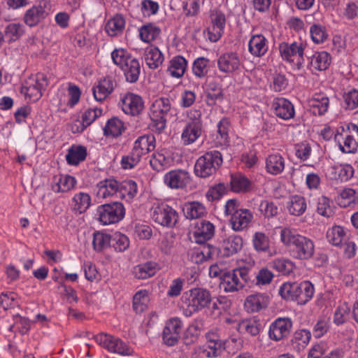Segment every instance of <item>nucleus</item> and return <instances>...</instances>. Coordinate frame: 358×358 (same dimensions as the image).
I'll use <instances>...</instances> for the list:
<instances>
[{
	"mask_svg": "<svg viewBox=\"0 0 358 358\" xmlns=\"http://www.w3.org/2000/svg\"><path fill=\"white\" fill-rule=\"evenodd\" d=\"M48 85V80L43 73H37L35 77L29 78L21 87V93L31 101H38Z\"/></svg>",
	"mask_w": 358,
	"mask_h": 358,
	"instance_id": "obj_11",
	"label": "nucleus"
},
{
	"mask_svg": "<svg viewBox=\"0 0 358 358\" xmlns=\"http://www.w3.org/2000/svg\"><path fill=\"white\" fill-rule=\"evenodd\" d=\"M215 234V227L209 221L203 220L196 224L193 236L198 243H203L210 239Z\"/></svg>",
	"mask_w": 358,
	"mask_h": 358,
	"instance_id": "obj_29",
	"label": "nucleus"
},
{
	"mask_svg": "<svg viewBox=\"0 0 358 358\" xmlns=\"http://www.w3.org/2000/svg\"><path fill=\"white\" fill-rule=\"evenodd\" d=\"M137 191V184L134 180L119 182L117 197L129 201L136 195Z\"/></svg>",
	"mask_w": 358,
	"mask_h": 358,
	"instance_id": "obj_50",
	"label": "nucleus"
},
{
	"mask_svg": "<svg viewBox=\"0 0 358 358\" xmlns=\"http://www.w3.org/2000/svg\"><path fill=\"white\" fill-rule=\"evenodd\" d=\"M158 271L157 263L150 261L134 266L133 273L138 279H147L154 276Z\"/></svg>",
	"mask_w": 358,
	"mask_h": 358,
	"instance_id": "obj_35",
	"label": "nucleus"
},
{
	"mask_svg": "<svg viewBox=\"0 0 358 358\" xmlns=\"http://www.w3.org/2000/svg\"><path fill=\"white\" fill-rule=\"evenodd\" d=\"M87 156V149L82 145H73L66 155V159L69 165L76 166L84 161Z\"/></svg>",
	"mask_w": 358,
	"mask_h": 358,
	"instance_id": "obj_44",
	"label": "nucleus"
},
{
	"mask_svg": "<svg viewBox=\"0 0 358 358\" xmlns=\"http://www.w3.org/2000/svg\"><path fill=\"white\" fill-rule=\"evenodd\" d=\"M91 204V197L87 193L79 192L72 199V206L75 211L81 214L85 212Z\"/></svg>",
	"mask_w": 358,
	"mask_h": 358,
	"instance_id": "obj_53",
	"label": "nucleus"
},
{
	"mask_svg": "<svg viewBox=\"0 0 358 358\" xmlns=\"http://www.w3.org/2000/svg\"><path fill=\"white\" fill-rule=\"evenodd\" d=\"M343 104L345 110H354L358 108V90L350 89L343 94Z\"/></svg>",
	"mask_w": 358,
	"mask_h": 358,
	"instance_id": "obj_60",
	"label": "nucleus"
},
{
	"mask_svg": "<svg viewBox=\"0 0 358 358\" xmlns=\"http://www.w3.org/2000/svg\"><path fill=\"white\" fill-rule=\"evenodd\" d=\"M222 164V156L219 151L207 152L196 161L194 173L201 178H208L217 171Z\"/></svg>",
	"mask_w": 358,
	"mask_h": 358,
	"instance_id": "obj_6",
	"label": "nucleus"
},
{
	"mask_svg": "<svg viewBox=\"0 0 358 358\" xmlns=\"http://www.w3.org/2000/svg\"><path fill=\"white\" fill-rule=\"evenodd\" d=\"M187 68V59L182 56L177 55L169 61L167 71L172 77L180 78L184 76Z\"/></svg>",
	"mask_w": 358,
	"mask_h": 358,
	"instance_id": "obj_36",
	"label": "nucleus"
},
{
	"mask_svg": "<svg viewBox=\"0 0 358 358\" xmlns=\"http://www.w3.org/2000/svg\"><path fill=\"white\" fill-rule=\"evenodd\" d=\"M150 302L149 291L141 289L136 292L133 296V308L137 313L145 311Z\"/></svg>",
	"mask_w": 358,
	"mask_h": 358,
	"instance_id": "obj_49",
	"label": "nucleus"
},
{
	"mask_svg": "<svg viewBox=\"0 0 358 358\" xmlns=\"http://www.w3.org/2000/svg\"><path fill=\"white\" fill-rule=\"evenodd\" d=\"M110 246L117 252H123L129 246V238L120 232H115L111 235Z\"/></svg>",
	"mask_w": 358,
	"mask_h": 358,
	"instance_id": "obj_57",
	"label": "nucleus"
},
{
	"mask_svg": "<svg viewBox=\"0 0 358 358\" xmlns=\"http://www.w3.org/2000/svg\"><path fill=\"white\" fill-rule=\"evenodd\" d=\"M99 221L103 225L115 224L125 215V208L120 202H112L101 205L97 208Z\"/></svg>",
	"mask_w": 358,
	"mask_h": 358,
	"instance_id": "obj_10",
	"label": "nucleus"
},
{
	"mask_svg": "<svg viewBox=\"0 0 358 358\" xmlns=\"http://www.w3.org/2000/svg\"><path fill=\"white\" fill-rule=\"evenodd\" d=\"M182 299L192 314L207 308L211 303L212 296L206 289L196 287L185 292Z\"/></svg>",
	"mask_w": 358,
	"mask_h": 358,
	"instance_id": "obj_7",
	"label": "nucleus"
},
{
	"mask_svg": "<svg viewBox=\"0 0 358 358\" xmlns=\"http://www.w3.org/2000/svg\"><path fill=\"white\" fill-rule=\"evenodd\" d=\"M155 147V137L152 134H145L138 137L134 141L132 150L142 159L143 156L153 151Z\"/></svg>",
	"mask_w": 358,
	"mask_h": 358,
	"instance_id": "obj_23",
	"label": "nucleus"
},
{
	"mask_svg": "<svg viewBox=\"0 0 358 358\" xmlns=\"http://www.w3.org/2000/svg\"><path fill=\"white\" fill-rule=\"evenodd\" d=\"M287 208L290 215L300 216L307 208L306 199L301 195H292L289 199Z\"/></svg>",
	"mask_w": 358,
	"mask_h": 358,
	"instance_id": "obj_41",
	"label": "nucleus"
},
{
	"mask_svg": "<svg viewBox=\"0 0 358 358\" xmlns=\"http://www.w3.org/2000/svg\"><path fill=\"white\" fill-rule=\"evenodd\" d=\"M210 25L207 28L208 38L211 42H217L224 34L226 25V15L217 8L209 11Z\"/></svg>",
	"mask_w": 358,
	"mask_h": 358,
	"instance_id": "obj_13",
	"label": "nucleus"
},
{
	"mask_svg": "<svg viewBox=\"0 0 358 358\" xmlns=\"http://www.w3.org/2000/svg\"><path fill=\"white\" fill-rule=\"evenodd\" d=\"M217 250L215 247L207 245H204L201 250L194 252L193 256H195L196 263H201L213 259L217 255Z\"/></svg>",
	"mask_w": 358,
	"mask_h": 358,
	"instance_id": "obj_61",
	"label": "nucleus"
},
{
	"mask_svg": "<svg viewBox=\"0 0 358 358\" xmlns=\"http://www.w3.org/2000/svg\"><path fill=\"white\" fill-rule=\"evenodd\" d=\"M317 212L326 217H330L334 215L333 207L329 198L322 196L317 199Z\"/></svg>",
	"mask_w": 358,
	"mask_h": 358,
	"instance_id": "obj_63",
	"label": "nucleus"
},
{
	"mask_svg": "<svg viewBox=\"0 0 358 358\" xmlns=\"http://www.w3.org/2000/svg\"><path fill=\"white\" fill-rule=\"evenodd\" d=\"M331 57L325 51L317 52L310 57V66L317 71L326 70L330 64Z\"/></svg>",
	"mask_w": 358,
	"mask_h": 358,
	"instance_id": "obj_45",
	"label": "nucleus"
},
{
	"mask_svg": "<svg viewBox=\"0 0 358 358\" xmlns=\"http://www.w3.org/2000/svg\"><path fill=\"white\" fill-rule=\"evenodd\" d=\"M268 302V296L266 294H251L246 298L244 306L248 312L255 313L266 308Z\"/></svg>",
	"mask_w": 358,
	"mask_h": 358,
	"instance_id": "obj_30",
	"label": "nucleus"
},
{
	"mask_svg": "<svg viewBox=\"0 0 358 358\" xmlns=\"http://www.w3.org/2000/svg\"><path fill=\"white\" fill-rule=\"evenodd\" d=\"M310 36L312 41L315 44L324 43L329 37L326 26L320 23H313L309 29Z\"/></svg>",
	"mask_w": 358,
	"mask_h": 358,
	"instance_id": "obj_48",
	"label": "nucleus"
},
{
	"mask_svg": "<svg viewBox=\"0 0 358 358\" xmlns=\"http://www.w3.org/2000/svg\"><path fill=\"white\" fill-rule=\"evenodd\" d=\"M336 201L341 208L350 207L358 203V192L350 187L344 188L341 190Z\"/></svg>",
	"mask_w": 358,
	"mask_h": 358,
	"instance_id": "obj_40",
	"label": "nucleus"
},
{
	"mask_svg": "<svg viewBox=\"0 0 358 358\" xmlns=\"http://www.w3.org/2000/svg\"><path fill=\"white\" fill-rule=\"evenodd\" d=\"M121 108L125 114L136 116L143 110L144 101L139 95L127 93L121 99Z\"/></svg>",
	"mask_w": 358,
	"mask_h": 358,
	"instance_id": "obj_19",
	"label": "nucleus"
},
{
	"mask_svg": "<svg viewBox=\"0 0 358 358\" xmlns=\"http://www.w3.org/2000/svg\"><path fill=\"white\" fill-rule=\"evenodd\" d=\"M271 267L281 273L282 275H289L294 268V264L292 261L285 259L278 258L272 261Z\"/></svg>",
	"mask_w": 358,
	"mask_h": 358,
	"instance_id": "obj_58",
	"label": "nucleus"
},
{
	"mask_svg": "<svg viewBox=\"0 0 358 358\" xmlns=\"http://www.w3.org/2000/svg\"><path fill=\"white\" fill-rule=\"evenodd\" d=\"M309 106L314 115H323L329 108V99L324 93H315L309 100Z\"/></svg>",
	"mask_w": 358,
	"mask_h": 358,
	"instance_id": "obj_27",
	"label": "nucleus"
},
{
	"mask_svg": "<svg viewBox=\"0 0 358 358\" xmlns=\"http://www.w3.org/2000/svg\"><path fill=\"white\" fill-rule=\"evenodd\" d=\"M231 190L236 193L245 192L250 189V182L244 176L235 175L231 178Z\"/></svg>",
	"mask_w": 358,
	"mask_h": 358,
	"instance_id": "obj_56",
	"label": "nucleus"
},
{
	"mask_svg": "<svg viewBox=\"0 0 358 358\" xmlns=\"http://www.w3.org/2000/svg\"><path fill=\"white\" fill-rule=\"evenodd\" d=\"M145 61L150 69H157L164 62L162 52L157 47L150 46L145 50Z\"/></svg>",
	"mask_w": 358,
	"mask_h": 358,
	"instance_id": "obj_39",
	"label": "nucleus"
},
{
	"mask_svg": "<svg viewBox=\"0 0 358 358\" xmlns=\"http://www.w3.org/2000/svg\"><path fill=\"white\" fill-rule=\"evenodd\" d=\"M230 122L227 117H223L217 123V135L216 137L217 146H227L229 145V130Z\"/></svg>",
	"mask_w": 358,
	"mask_h": 358,
	"instance_id": "obj_51",
	"label": "nucleus"
},
{
	"mask_svg": "<svg viewBox=\"0 0 358 358\" xmlns=\"http://www.w3.org/2000/svg\"><path fill=\"white\" fill-rule=\"evenodd\" d=\"M311 338V333L308 329L296 331L290 341L292 350L299 354L306 348Z\"/></svg>",
	"mask_w": 358,
	"mask_h": 358,
	"instance_id": "obj_32",
	"label": "nucleus"
},
{
	"mask_svg": "<svg viewBox=\"0 0 358 358\" xmlns=\"http://www.w3.org/2000/svg\"><path fill=\"white\" fill-rule=\"evenodd\" d=\"M178 213L174 208L166 203H159L152 209V218L157 224L173 227L178 220Z\"/></svg>",
	"mask_w": 358,
	"mask_h": 358,
	"instance_id": "obj_15",
	"label": "nucleus"
},
{
	"mask_svg": "<svg viewBox=\"0 0 358 358\" xmlns=\"http://www.w3.org/2000/svg\"><path fill=\"white\" fill-rule=\"evenodd\" d=\"M115 83L111 77H106L93 87L92 92L96 101L101 102L113 91Z\"/></svg>",
	"mask_w": 358,
	"mask_h": 358,
	"instance_id": "obj_28",
	"label": "nucleus"
},
{
	"mask_svg": "<svg viewBox=\"0 0 358 358\" xmlns=\"http://www.w3.org/2000/svg\"><path fill=\"white\" fill-rule=\"evenodd\" d=\"M119 181L113 178L103 179L96 184V196L101 199L117 197Z\"/></svg>",
	"mask_w": 358,
	"mask_h": 358,
	"instance_id": "obj_24",
	"label": "nucleus"
},
{
	"mask_svg": "<svg viewBox=\"0 0 358 358\" xmlns=\"http://www.w3.org/2000/svg\"><path fill=\"white\" fill-rule=\"evenodd\" d=\"M293 326V322L288 317H278L271 323L268 329L269 338L280 341L288 337Z\"/></svg>",
	"mask_w": 358,
	"mask_h": 358,
	"instance_id": "obj_16",
	"label": "nucleus"
},
{
	"mask_svg": "<svg viewBox=\"0 0 358 358\" xmlns=\"http://www.w3.org/2000/svg\"><path fill=\"white\" fill-rule=\"evenodd\" d=\"M191 181V174L187 171L180 169L171 170L164 176V182L171 189H185Z\"/></svg>",
	"mask_w": 358,
	"mask_h": 358,
	"instance_id": "obj_17",
	"label": "nucleus"
},
{
	"mask_svg": "<svg viewBox=\"0 0 358 358\" xmlns=\"http://www.w3.org/2000/svg\"><path fill=\"white\" fill-rule=\"evenodd\" d=\"M279 293L286 300L296 301L299 304L304 305L313 298L315 288L308 280L285 282L280 287Z\"/></svg>",
	"mask_w": 358,
	"mask_h": 358,
	"instance_id": "obj_4",
	"label": "nucleus"
},
{
	"mask_svg": "<svg viewBox=\"0 0 358 358\" xmlns=\"http://www.w3.org/2000/svg\"><path fill=\"white\" fill-rule=\"evenodd\" d=\"M13 324L8 328L10 331H18L22 334H24L29 330L30 322L28 319L16 315L13 317Z\"/></svg>",
	"mask_w": 358,
	"mask_h": 358,
	"instance_id": "obj_64",
	"label": "nucleus"
},
{
	"mask_svg": "<svg viewBox=\"0 0 358 358\" xmlns=\"http://www.w3.org/2000/svg\"><path fill=\"white\" fill-rule=\"evenodd\" d=\"M209 59L200 57L196 58L192 64V73L197 78H203L209 70Z\"/></svg>",
	"mask_w": 358,
	"mask_h": 358,
	"instance_id": "obj_55",
	"label": "nucleus"
},
{
	"mask_svg": "<svg viewBox=\"0 0 358 358\" xmlns=\"http://www.w3.org/2000/svg\"><path fill=\"white\" fill-rule=\"evenodd\" d=\"M252 243L254 249L258 252H266L269 249V238L263 232H255L252 236Z\"/></svg>",
	"mask_w": 358,
	"mask_h": 358,
	"instance_id": "obj_54",
	"label": "nucleus"
},
{
	"mask_svg": "<svg viewBox=\"0 0 358 358\" xmlns=\"http://www.w3.org/2000/svg\"><path fill=\"white\" fill-rule=\"evenodd\" d=\"M113 62L123 72L126 80L130 83H136L141 73L139 61L124 48H115L111 52Z\"/></svg>",
	"mask_w": 358,
	"mask_h": 358,
	"instance_id": "obj_2",
	"label": "nucleus"
},
{
	"mask_svg": "<svg viewBox=\"0 0 358 358\" xmlns=\"http://www.w3.org/2000/svg\"><path fill=\"white\" fill-rule=\"evenodd\" d=\"M327 238L330 243L335 246H342L348 239L345 229L341 226H335L327 233Z\"/></svg>",
	"mask_w": 358,
	"mask_h": 358,
	"instance_id": "obj_47",
	"label": "nucleus"
},
{
	"mask_svg": "<svg viewBox=\"0 0 358 358\" xmlns=\"http://www.w3.org/2000/svg\"><path fill=\"white\" fill-rule=\"evenodd\" d=\"M272 108L275 115L285 120H288L294 117L295 110L293 104L285 98L274 99Z\"/></svg>",
	"mask_w": 358,
	"mask_h": 358,
	"instance_id": "obj_25",
	"label": "nucleus"
},
{
	"mask_svg": "<svg viewBox=\"0 0 358 358\" xmlns=\"http://www.w3.org/2000/svg\"><path fill=\"white\" fill-rule=\"evenodd\" d=\"M335 141L343 153H355L358 149V126L354 123L341 125L336 129Z\"/></svg>",
	"mask_w": 358,
	"mask_h": 358,
	"instance_id": "obj_5",
	"label": "nucleus"
},
{
	"mask_svg": "<svg viewBox=\"0 0 358 358\" xmlns=\"http://www.w3.org/2000/svg\"><path fill=\"white\" fill-rule=\"evenodd\" d=\"M306 45L301 41L282 42L278 45L280 55L282 60L293 63L297 58L296 69L300 70L304 64V50Z\"/></svg>",
	"mask_w": 358,
	"mask_h": 358,
	"instance_id": "obj_9",
	"label": "nucleus"
},
{
	"mask_svg": "<svg viewBox=\"0 0 358 358\" xmlns=\"http://www.w3.org/2000/svg\"><path fill=\"white\" fill-rule=\"evenodd\" d=\"M126 129L123 121L117 117H113L106 122L103 130L105 136L117 138L120 136Z\"/></svg>",
	"mask_w": 358,
	"mask_h": 358,
	"instance_id": "obj_34",
	"label": "nucleus"
},
{
	"mask_svg": "<svg viewBox=\"0 0 358 358\" xmlns=\"http://www.w3.org/2000/svg\"><path fill=\"white\" fill-rule=\"evenodd\" d=\"M182 329V322L180 318L169 319L166 322L162 333L164 343L169 346L175 345L178 341Z\"/></svg>",
	"mask_w": 358,
	"mask_h": 358,
	"instance_id": "obj_18",
	"label": "nucleus"
},
{
	"mask_svg": "<svg viewBox=\"0 0 358 358\" xmlns=\"http://www.w3.org/2000/svg\"><path fill=\"white\" fill-rule=\"evenodd\" d=\"M50 10V3L46 0H41L26 10L23 17L24 22L30 27H35L48 17Z\"/></svg>",
	"mask_w": 358,
	"mask_h": 358,
	"instance_id": "obj_14",
	"label": "nucleus"
},
{
	"mask_svg": "<svg viewBox=\"0 0 358 358\" xmlns=\"http://www.w3.org/2000/svg\"><path fill=\"white\" fill-rule=\"evenodd\" d=\"M96 342L108 351L122 356L133 355V349L120 338L110 334L101 333L94 336Z\"/></svg>",
	"mask_w": 358,
	"mask_h": 358,
	"instance_id": "obj_12",
	"label": "nucleus"
},
{
	"mask_svg": "<svg viewBox=\"0 0 358 358\" xmlns=\"http://www.w3.org/2000/svg\"><path fill=\"white\" fill-rule=\"evenodd\" d=\"M77 184L76 178L69 175L55 176L52 179V189L56 193L67 192Z\"/></svg>",
	"mask_w": 358,
	"mask_h": 358,
	"instance_id": "obj_31",
	"label": "nucleus"
},
{
	"mask_svg": "<svg viewBox=\"0 0 358 358\" xmlns=\"http://www.w3.org/2000/svg\"><path fill=\"white\" fill-rule=\"evenodd\" d=\"M203 127L187 122L181 134V139L184 145H187L194 143L201 136Z\"/></svg>",
	"mask_w": 358,
	"mask_h": 358,
	"instance_id": "obj_37",
	"label": "nucleus"
},
{
	"mask_svg": "<svg viewBox=\"0 0 358 358\" xmlns=\"http://www.w3.org/2000/svg\"><path fill=\"white\" fill-rule=\"evenodd\" d=\"M111 235L96 231L94 233L92 244L94 249L96 251H102L108 246H110Z\"/></svg>",
	"mask_w": 358,
	"mask_h": 358,
	"instance_id": "obj_59",
	"label": "nucleus"
},
{
	"mask_svg": "<svg viewBox=\"0 0 358 358\" xmlns=\"http://www.w3.org/2000/svg\"><path fill=\"white\" fill-rule=\"evenodd\" d=\"M183 212L186 218L189 220L200 218L206 213L205 206L199 201L185 203L183 207Z\"/></svg>",
	"mask_w": 358,
	"mask_h": 358,
	"instance_id": "obj_43",
	"label": "nucleus"
},
{
	"mask_svg": "<svg viewBox=\"0 0 358 358\" xmlns=\"http://www.w3.org/2000/svg\"><path fill=\"white\" fill-rule=\"evenodd\" d=\"M243 246V240L239 235L231 234L223 240L221 253L224 257H230L240 252Z\"/></svg>",
	"mask_w": 358,
	"mask_h": 358,
	"instance_id": "obj_26",
	"label": "nucleus"
},
{
	"mask_svg": "<svg viewBox=\"0 0 358 358\" xmlns=\"http://www.w3.org/2000/svg\"><path fill=\"white\" fill-rule=\"evenodd\" d=\"M268 50V41L262 34H253L248 42V51L255 57H261L266 55Z\"/></svg>",
	"mask_w": 358,
	"mask_h": 358,
	"instance_id": "obj_22",
	"label": "nucleus"
},
{
	"mask_svg": "<svg viewBox=\"0 0 358 358\" xmlns=\"http://www.w3.org/2000/svg\"><path fill=\"white\" fill-rule=\"evenodd\" d=\"M103 110L99 108H89L82 115V127L80 131L90 126L96 118L101 116Z\"/></svg>",
	"mask_w": 358,
	"mask_h": 358,
	"instance_id": "obj_62",
	"label": "nucleus"
},
{
	"mask_svg": "<svg viewBox=\"0 0 358 358\" xmlns=\"http://www.w3.org/2000/svg\"><path fill=\"white\" fill-rule=\"evenodd\" d=\"M266 171L273 176L281 173L285 167V158L279 153L269 155L265 160Z\"/></svg>",
	"mask_w": 358,
	"mask_h": 358,
	"instance_id": "obj_33",
	"label": "nucleus"
},
{
	"mask_svg": "<svg viewBox=\"0 0 358 358\" xmlns=\"http://www.w3.org/2000/svg\"><path fill=\"white\" fill-rule=\"evenodd\" d=\"M250 280V270L241 267L227 271L220 281V287L225 292H233L243 288Z\"/></svg>",
	"mask_w": 358,
	"mask_h": 358,
	"instance_id": "obj_8",
	"label": "nucleus"
},
{
	"mask_svg": "<svg viewBox=\"0 0 358 358\" xmlns=\"http://www.w3.org/2000/svg\"><path fill=\"white\" fill-rule=\"evenodd\" d=\"M332 178L339 179L341 181H348L354 175L353 167L348 164H335L331 166Z\"/></svg>",
	"mask_w": 358,
	"mask_h": 358,
	"instance_id": "obj_52",
	"label": "nucleus"
},
{
	"mask_svg": "<svg viewBox=\"0 0 358 358\" xmlns=\"http://www.w3.org/2000/svg\"><path fill=\"white\" fill-rule=\"evenodd\" d=\"M174 113L175 108L169 97L160 96L153 100L150 108V116L155 130L159 133L163 131Z\"/></svg>",
	"mask_w": 358,
	"mask_h": 358,
	"instance_id": "obj_3",
	"label": "nucleus"
},
{
	"mask_svg": "<svg viewBox=\"0 0 358 358\" xmlns=\"http://www.w3.org/2000/svg\"><path fill=\"white\" fill-rule=\"evenodd\" d=\"M253 218V214L250 210L243 208L233 217H230L229 223L234 231H242L250 227Z\"/></svg>",
	"mask_w": 358,
	"mask_h": 358,
	"instance_id": "obj_21",
	"label": "nucleus"
},
{
	"mask_svg": "<svg viewBox=\"0 0 358 358\" xmlns=\"http://www.w3.org/2000/svg\"><path fill=\"white\" fill-rule=\"evenodd\" d=\"M161 34V29L153 23H147L139 29V36L142 41L150 43L156 40Z\"/></svg>",
	"mask_w": 358,
	"mask_h": 358,
	"instance_id": "obj_42",
	"label": "nucleus"
},
{
	"mask_svg": "<svg viewBox=\"0 0 358 358\" xmlns=\"http://www.w3.org/2000/svg\"><path fill=\"white\" fill-rule=\"evenodd\" d=\"M281 243L290 248L292 256L297 259L307 260L315 253V244L312 239L299 234L296 229L281 227L280 231Z\"/></svg>",
	"mask_w": 358,
	"mask_h": 358,
	"instance_id": "obj_1",
	"label": "nucleus"
},
{
	"mask_svg": "<svg viewBox=\"0 0 358 358\" xmlns=\"http://www.w3.org/2000/svg\"><path fill=\"white\" fill-rule=\"evenodd\" d=\"M217 67L222 73H232L241 67L240 57L234 52L224 53L217 59Z\"/></svg>",
	"mask_w": 358,
	"mask_h": 358,
	"instance_id": "obj_20",
	"label": "nucleus"
},
{
	"mask_svg": "<svg viewBox=\"0 0 358 358\" xmlns=\"http://www.w3.org/2000/svg\"><path fill=\"white\" fill-rule=\"evenodd\" d=\"M125 24L123 15L116 14L107 22L105 31L110 36H117L123 33Z\"/></svg>",
	"mask_w": 358,
	"mask_h": 358,
	"instance_id": "obj_38",
	"label": "nucleus"
},
{
	"mask_svg": "<svg viewBox=\"0 0 358 358\" xmlns=\"http://www.w3.org/2000/svg\"><path fill=\"white\" fill-rule=\"evenodd\" d=\"M171 164V159L166 155L164 150L153 153L150 159L151 167L158 172L162 171L169 167Z\"/></svg>",
	"mask_w": 358,
	"mask_h": 358,
	"instance_id": "obj_46",
	"label": "nucleus"
}]
</instances>
